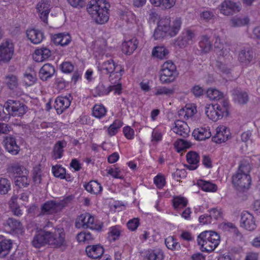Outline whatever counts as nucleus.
I'll return each instance as SVG.
<instances>
[{"label": "nucleus", "instance_id": "f257e3e1", "mask_svg": "<svg viewBox=\"0 0 260 260\" xmlns=\"http://www.w3.org/2000/svg\"><path fill=\"white\" fill-rule=\"evenodd\" d=\"M32 245L37 248L47 244L54 247H66L65 234L62 229H58L54 232L46 231L45 229L37 232L31 241Z\"/></svg>", "mask_w": 260, "mask_h": 260}, {"label": "nucleus", "instance_id": "f03ea898", "mask_svg": "<svg viewBox=\"0 0 260 260\" xmlns=\"http://www.w3.org/2000/svg\"><path fill=\"white\" fill-rule=\"evenodd\" d=\"M251 170L250 165L247 162L240 164L236 173L232 177V182L239 191H245L249 189L251 179L249 174Z\"/></svg>", "mask_w": 260, "mask_h": 260}, {"label": "nucleus", "instance_id": "7ed1b4c3", "mask_svg": "<svg viewBox=\"0 0 260 260\" xmlns=\"http://www.w3.org/2000/svg\"><path fill=\"white\" fill-rule=\"evenodd\" d=\"M108 6L105 0H91L87 5V10L97 23L103 24L109 19Z\"/></svg>", "mask_w": 260, "mask_h": 260}, {"label": "nucleus", "instance_id": "20e7f679", "mask_svg": "<svg viewBox=\"0 0 260 260\" xmlns=\"http://www.w3.org/2000/svg\"><path fill=\"white\" fill-rule=\"evenodd\" d=\"M220 238L219 234L214 231H206L199 235L197 242L203 252H212L219 245Z\"/></svg>", "mask_w": 260, "mask_h": 260}, {"label": "nucleus", "instance_id": "39448f33", "mask_svg": "<svg viewBox=\"0 0 260 260\" xmlns=\"http://www.w3.org/2000/svg\"><path fill=\"white\" fill-rule=\"evenodd\" d=\"M98 68L102 75L108 76L111 83H115L116 81H119L122 76L121 72L124 71L121 67L116 64L112 59L99 63Z\"/></svg>", "mask_w": 260, "mask_h": 260}, {"label": "nucleus", "instance_id": "423d86ee", "mask_svg": "<svg viewBox=\"0 0 260 260\" xmlns=\"http://www.w3.org/2000/svg\"><path fill=\"white\" fill-rule=\"evenodd\" d=\"M229 104L228 101L223 100L219 104L207 105L205 113L207 117L214 121H216L223 116L229 115Z\"/></svg>", "mask_w": 260, "mask_h": 260}, {"label": "nucleus", "instance_id": "0eeeda50", "mask_svg": "<svg viewBox=\"0 0 260 260\" xmlns=\"http://www.w3.org/2000/svg\"><path fill=\"white\" fill-rule=\"evenodd\" d=\"M177 75L176 66L172 61H167L161 66L159 80L162 84L170 83L175 79Z\"/></svg>", "mask_w": 260, "mask_h": 260}, {"label": "nucleus", "instance_id": "6e6552de", "mask_svg": "<svg viewBox=\"0 0 260 260\" xmlns=\"http://www.w3.org/2000/svg\"><path fill=\"white\" fill-rule=\"evenodd\" d=\"M5 106L9 114L13 116H21L27 110V106L19 101L9 100L6 102Z\"/></svg>", "mask_w": 260, "mask_h": 260}, {"label": "nucleus", "instance_id": "1a4fd4ad", "mask_svg": "<svg viewBox=\"0 0 260 260\" xmlns=\"http://www.w3.org/2000/svg\"><path fill=\"white\" fill-rule=\"evenodd\" d=\"M162 23H165L166 29H165L168 36L171 37H175L180 30L182 24V20L180 17H176L172 21L170 18H162L160 19Z\"/></svg>", "mask_w": 260, "mask_h": 260}, {"label": "nucleus", "instance_id": "9d476101", "mask_svg": "<svg viewBox=\"0 0 260 260\" xmlns=\"http://www.w3.org/2000/svg\"><path fill=\"white\" fill-rule=\"evenodd\" d=\"M14 52L12 43L6 41L0 45V64L7 63L12 59Z\"/></svg>", "mask_w": 260, "mask_h": 260}, {"label": "nucleus", "instance_id": "9b49d317", "mask_svg": "<svg viewBox=\"0 0 260 260\" xmlns=\"http://www.w3.org/2000/svg\"><path fill=\"white\" fill-rule=\"evenodd\" d=\"M195 39V34L193 31L186 29L183 30L181 35L177 38L175 45L179 48H183L192 44Z\"/></svg>", "mask_w": 260, "mask_h": 260}, {"label": "nucleus", "instance_id": "f8f14e48", "mask_svg": "<svg viewBox=\"0 0 260 260\" xmlns=\"http://www.w3.org/2000/svg\"><path fill=\"white\" fill-rule=\"evenodd\" d=\"M240 226L248 231H254L257 226L254 216L247 211H244L241 214Z\"/></svg>", "mask_w": 260, "mask_h": 260}, {"label": "nucleus", "instance_id": "ddd939ff", "mask_svg": "<svg viewBox=\"0 0 260 260\" xmlns=\"http://www.w3.org/2000/svg\"><path fill=\"white\" fill-rule=\"evenodd\" d=\"M40 210V212L38 215L39 217L52 215L60 212L57 202L52 200L48 201L43 204L41 206Z\"/></svg>", "mask_w": 260, "mask_h": 260}, {"label": "nucleus", "instance_id": "4468645a", "mask_svg": "<svg viewBox=\"0 0 260 260\" xmlns=\"http://www.w3.org/2000/svg\"><path fill=\"white\" fill-rule=\"evenodd\" d=\"M36 9L41 20L47 23L48 15L51 10L50 2L41 0L37 5Z\"/></svg>", "mask_w": 260, "mask_h": 260}, {"label": "nucleus", "instance_id": "2eb2a0df", "mask_svg": "<svg viewBox=\"0 0 260 260\" xmlns=\"http://www.w3.org/2000/svg\"><path fill=\"white\" fill-rule=\"evenodd\" d=\"M3 143L6 150L12 155H16L20 151V147L16 143V138L11 135L4 138Z\"/></svg>", "mask_w": 260, "mask_h": 260}, {"label": "nucleus", "instance_id": "dca6fc26", "mask_svg": "<svg viewBox=\"0 0 260 260\" xmlns=\"http://www.w3.org/2000/svg\"><path fill=\"white\" fill-rule=\"evenodd\" d=\"M255 58V54L250 48L241 49L238 56V60L243 66H248L253 62Z\"/></svg>", "mask_w": 260, "mask_h": 260}, {"label": "nucleus", "instance_id": "f3484780", "mask_svg": "<svg viewBox=\"0 0 260 260\" xmlns=\"http://www.w3.org/2000/svg\"><path fill=\"white\" fill-rule=\"evenodd\" d=\"M220 12L224 15H231L235 12H239L240 5L231 0H225L220 5Z\"/></svg>", "mask_w": 260, "mask_h": 260}, {"label": "nucleus", "instance_id": "a211bd4d", "mask_svg": "<svg viewBox=\"0 0 260 260\" xmlns=\"http://www.w3.org/2000/svg\"><path fill=\"white\" fill-rule=\"evenodd\" d=\"M71 100L67 96H58L54 105L57 114H61L68 109L71 105Z\"/></svg>", "mask_w": 260, "mask_h": 260}, {"label": "nucleus", "instance_id": "6ab92c4d", "mask_svg": "<svg viewBox=\"0 0 260 260\" xmlns=\"http://www.w3.org/2000/svg\"><path fill=\"white\" fill-rule=\"evenodd\" d=\"M3 225L7 230L12 232L21 231L23 229L21 222L13 217H9L6 220Z\"/></svg>", "mask_w": 260, "mask_h": 260}, {"label": "nucleus", "instance_id": "aec40b11", "mask_svg": "<svg viewBox=\"0 0 260 260\" xmlns=\"http://www.w3.org/2000/svg\"><path fill=\"white\" fill-rule=\"evenodd\" d=\"M86 252L88 257L96 259L100 258L104 253V248L101 245L88 246L86 248Z\"/></svg>", "mask_w": 260, "mask_h": 260}, {"label": "nucleus", "instance_id": "412c9836", "mask_svg": "<svg viewBox=\"0 0 260 260\" xmlns=\"http://www.w3.org/2000/svg\"><path fill=\"white\" fill-rule=\"evenodd\" d=\"M186 160L188 165H185L186 168L189 170H194L198 168L200 161L199 154L194 151H190L186 154Z\"/></svg>", "mask_w": 260, "mask_h": 260}, {"label": "nucleus", "instance_id": "4be33fe9", "mask_svg": "<svg viewBox=\"0 0 260 260\" xmlns=\"http://www.w3.org/2000/svg\"><path fill=\"white\" fill-rule=\"evenodd\" d=\"M173 130L174 132L184 138L188 136L190 131L187 123L179 120L175 122V126L173 128Z\"/></svg>", "mask_w": 260, "mask_h": 260}, {"label": "nucleus", "instance_id": "5701e85b", "mask_svg": "<svg viewBox=\"0 0 260 260\" xmlns=\"http://www.w3.org/2000/svg\"><path fill=\"white\" fill-rule=\"evenodd\" d=\"M230 132L223 126L217 128L216 134L212 138V141L216 143H221L225 142L229 138Z\"/></svg>", "mask_w": 260, "mask_h": 260}, {"label": "nucleus", "instance_id": "b1692460", "mask_svg": "<svg viewBox=\"0 0 260 260\" xmlns=\"http://www.w3.org/2000/svg\"><path fill=\"white\" fill-rule=\"evenodd\" d=\"M26 35L30 42L35 44L40 43L44 39L43 32L39 29H28L26 31Z\"/></svg>", "mask_w": 260, "mask_h": 260}, {"label": "nucleus", "instance_id": "393cba45", "mask_svg": "<svg viewBox=\"0 0 260 260\" xmlns=\"http://www.w3.org/2000/svg\"><path fill=\"white\" fill-rule=\"evenodd\" d=\"M54 67L50 63L45 64L40 69L39 77L43 81H47L55 73Z\"/></svg>", "mask_w": 260, "mask_h": 260}, {"label": "nucleus", "instance_id": "a878e982", "mask_svg": "<svg viewBox=\"0 0 260 260\" xmlns=\"http://www.w3.org/2000/svg\"><path fill=\"white\" fill-rule=\"evenodd\" d=\"M192 136L196 140L202 141L210 138L211 133L209 127H200L193 131Z\"/></svg>", "mask_w": 260, "mask_h": 260}, {"label": "nucleus", "instance_id": "bb28decb", "mask_svg": "<svg viewBox=\"0 0 260 260\" xmlns=\"http://www.w3.org/2000/svg\"><path fill=\"white\" fill-rule=\"evenodd\" d=\"M233 96L234 101L240 105L246 104L249 100L247 93L240 89H234Z\"/></svg>", "mask_w": 260, "mask_h": 260}, {"label": "nucleus", "instance_id": "cd10ccee", "mask_svg": "<svg viewBox=\"0 0 260 260\" xmlns=\"http://www.w3.org/2000/svg\"><path fill=\"white\" fill-rule=\"evenodd\" d=\"M138 44V40L135 38L124 41L122 45V50L124 53L130 55L136 49Z\"/></svg>", "mask_w": 260, "mask_h": 260}, {"label": "nucleus", "instance_id": "c85d7f7f", "mask_svg": "<svg viewBox=\"0 0 260 260\" xmlns=\"http://www.w3.org/2000/svg\"><path fill=\"white\" fill-rule=\"evenodd\" d=\"M12 248V242L10 240L0 237V258H4L9 253Z\"/></svg>", "mask_w": 260, "mask_h": 260}, {"label": "nucleus", "instance_id": "c756f323", "mask_svg": "<svg viewBox=\"0 0 260 260\" xmlns=\"http://www.w3.org/2000/svg\"><path fill=\"white\" fill-rule=\"evenodd\" d=\"M67 146V142L63 141H58L55 144L52 151V157L55 159H59L62 157L64 151L63 148Z\"/></svg>", "mask_w": 260, "mask_h": 260}, {"label": "nucleus", "instance_id": "7c9ffc66", "mask_svg": "<svg viewBox=\"0 0 260 260\" xmlns=\"http://www.w3.org/2000/svg\"><path fill=\"white\" fill-rule=\"evenodd\" d=\"M51 56V51L46 48H42L35 50L34 59L37 61H43Z\"/></svg>", "mask_w": 260, "mask_h": 260}, {"label": "nucleus", "instance_id": "2f4dec72", "mask_svg": "<svg viewBox=\"0 0 260 260\" xmlns=\"http://www.w3.org/2000/svg\"><path fill=\"white\" fill-rule=\"evenodd\" d=\"M164 253L160 249L150 250L146 252L144 260H162Z\"/></svg>", "mask_w": 260, "mask_h": 260}, {"label": "nucleus", "instance_id": "473e14b6", "mask_svg": "<svg viewBox=\"0 0 260 260\" xmlns=\"http://www.w3.org/2000/svg\"><path fill=\"white\" fill-rule=\"evenodd\" d=\"M165 23H162L160 19L158 22L157 27L155 28L153 34L154 40H161L167 35L165 30L166 29V25L165 26Z\"/></svg>", "mask_w": 260, "mask_h": 260}, {"label": "nucleus", "instance_id": "72a5a7b5", "mask_svg": "<svg viewBox=\"0 0 260 260\" xmlns=\"http://www.w3.org/2000/svg\"><path fill=\"white\" fill-rule=\"evenodd\" d=\"M8 171L16 175V177L28 174V170L23 166L18 164H13L8 168Z\"/></svg>", "mask_w": 260, "mask_h": 260}, {"label": "nucleus", "instance_id": "f704fd0d", "mask_svg": "<svg viewBox=\"0 0 260 260\" xmlns=\"http://www.w3.org/2000/svg\"><path fill=\"white\" fill-rule=\"evenodd\" d=\"M85 189L89 192L98 194L102 190L101 185L96 181H91L87 184L84 185Z\"/></svg>", "mask_w": 260, "mask_h": 260}, {"label": "nucleus", "instance_id": "c9c22d12", "mask_svg": "<svg viewBox=\"0 0 260 260\" xmlns=\"http://www.w3.org/2000/svg\"><path fill=\"white\" fill-rule=\"evenodd\" d=\"M197 185L201 188L203 190L207 192H215L217 189L216 184L203 180H198Z\"/></svg>", "mask_w": 260, "mask_h": 260}, {"label": "nucleus", "instance_id": "e433bc0d", "mask_svg": "<svg viewBox=\"0 0 260 260\" xmlns=\"http://www.w3.org/2000/svg\"><path fill=\"white\" fill-rule=\"evenodd\" d=\"M199 46L201 51L205 53H208L212 48V45L209 38L207 36H203L199 42Z\"/></svg>", "mask_w": 260, "mask_h": 260}, {"label": "nucleus", "instance_id": "4c0bfd02", "mask_svg": "<svg viewBox=\"0 0 260 260\" xmlns=\"http://www.w3.org/2000/svg\"><path fill=\"white\" fill-rule=\"evenodd\" d=\"M94 96H104L108 94L110 92V90L108 89V87H106L103 83H100L93 90Z\"/></svg>", "mask_w": 260, "mask_h": 260}, {"label": "nucleus", "instance_id": "58836bf2", "mask_svg": "<svg viewBox=\"0 0 260 260\" xmlns=\"http://www.w3.org/2000/svg\"><path fill=\"white\" fill-rule=\"evenodd\" d=\"M207 97L211 100L218 101L223 98L222 92L214 88H209L207 91Z\"/></svg>", "mask_w": 260, "mask_h": 260}, {"label": "nucleus", "instance_id": "ea45409f", "mask_svg": "<svg viewBox=\"0 0 260 260\" xmlns=\"http://www.w3.org/2000/svg\"><path fill=\"white\" fill-rule=\"evenodd\" d=\"M106 112V108L102 105H95L93 108L92 114L98 118L100 119L103 117Z\"/></svg>", "mask_w": 260, "mask_h": 260}, {"label": "nucleus", "instance_id": "a19ab883", "mask_svg": "<svg viewBox=\"0 0 260 260\" xmlns=\"http://www.w3.org/2000/svg\"><path fill=\"white\" fill-rule=\"evenodd\" d=\"M168 53V50L164 46L155 47L152 51L153 56L160 59H162L166 57Z\"/></svg>", "mask_w": 260, "mask_h": 260}, {"label": "nucleus", "instance_id": "79ce46f5", "mask_svg": "<svg viewBox=\"0 0 260 260\" xmlns=\"http://www.w3.org/2000/svg\"><path fill=\"white\" fill-rule=\"evenodd\" d=\"M165 244L168 249L172 250L178 249L180 248V244L177 242L174 237H168L165 239Z\"/></svg>", "mask_w": 260, "mask_h": 260}, {"label": "nucleus", "instance_id": "37998d69", "mask_svg": "<svg viewBox=\"0 0 260 260\" xmlns=\"http://www.w3.org/2000/svg\"><path fill=\"white\" fill-rule=\"evenodd\" d=\"M10 181L5 178L0 177V194H6L10 189Z\"/></svg>", "mask_w": 260, "mask_h": 260}, {"label": "nucleus", "instance_id": "c03bdc74", "mask_svg": "<svg viewBox=\"0 0 260 260\" xmlns=\"http://www.w3.org/2000/svg\"><path fill=\"white\" fill-rule=\"evenodd\" d=\"M6 82L8 87L11 90L15 89L18 84L17 77L13 75L7 76L6 77Z\"/></svg>", "mask_w": 260, "mask_h": 260}, {"label": "nucleus", "instance_id": "a18cd8bd", "mask_svg": "<svg viewBox=\"0 0 260 260\" xmlns=\"http://www.w3.org/2000/svg\"><path fill=\"white\" fill-rule=\"evenodd\" d=\"M174 93L173 88H169L166 86L158 87L155 89L154 95H166L170 96Z\"/></svg>", "mask_w": 260, "mask_h": 260}, {"label": "nucleus", "instance_id": "49530a36", "mask_svg": "<svg viewBox=\"0 0 260 260\" xmlns=\"http://www.w3.org/2000/svg\"><path fill=\"white\" fill-rule=\"evenodd\" d=\"M33 181L36 184H39L42 180V171L40 165L34 168L32 172Z\"/></svg>", "mask_w": 260, "mask_h": 260}, {"label": "nucleus", "instance_id": "de8ad7c7", "mask_svg": "<svg viewBox=\"0 0 260 260\" xmlns=\"http://www.w3.org/2000/svg\"><path fill=\"white\" fill-rule=\"evenodd\" d=\"M173 204L175 209L183 208L186 206L187 200L184 197H176L173 200Z\"/></svg>", "mask_w": 260, "mask_h": 260}, {"label": "nucleus", "instance_id": "09e8293b", "mask_svg": "<svg viewBox=\"0 0 260 260\" xmlns=\"http://www.w3.org/2000/svg\"><path fill=\"white\" fill-rule=\"evenodd\" d=\"M249 19L247 17H234L231 20V25L233 27H239L247 24Z\"/></svg>", "mask_w": 260, "mask_h": 260}, {"label": "nucleus", "instance_id": "8fccbe9b", "mask_svg": "<svg viewBox=\"0 0 260 260\" xmlns=\"http://www.w3.org/2000/svg\"><path fill=\"white\" fill-rule=\"evenodd\" d=\"M88 213H85L84 214H82L80 215L77 219L75 224L76 226L78 228H80L82 227L83 228H85L86 224L87 223V220L88 215Z\"/></svg>", "mask_w": 260, "mask_h": 260}, {"label": "nucleus", "instance_id": "3c124183", "mask_svg": "<svg viewBox=\"0 0 260 260\" xmlns=\"http://www.w3.org/2000/svg\"><path fill=\"white\" fill-rule=\"evenodd\" d=\"M52 173L56 177L60 179L65 178L66 170L59 166H53L52 168Z\"/></svg>", "mask_w": 260, "mask_h": 260}, {"label": "nucleus", "instance_id": "603ef678", "mask_svg": "<svg viewBox=\"0 0 260 260\" xmlns=\"http://www.w3.org/2000/svg\"><path fill=\"white\" fill-rule=\"evenodd\" d=\"M87 224L85 228H89L92 230L100 231L102 228V224H97L94 222V217L89 214L88 218H87Z\"/></svg>", "mask_w": 260, "mask_h": 260}, {"label": "nucleus", "instance_id": "864d4df0", "mask_svg": "<svg viewBox=\"0 0 260 260\" xmlns=\"http://www.w3.org/2000/svg\"><path fill=\"white\" fill-rule=\"evenodd\" d=\"M109 238H111V240L115 241L117 240L120 235V228L119 226L116 225L112 226L110 229L109 233Z\"/></svg>", "mask_w": 260, "mask_h": 260}, {"label": "nucleus", "instance_id": "5fc2aeb1", "mask_svg": "<svg viewBox=\"0 0 260 260\" xmlns=\"http://www.w3.org/2000/svg\"><path fill=\"white\" fill-rule=\"evenodd\" d=\"M74 198V196L70 195L67 197H66L60 201L57 202V204L58 205L60 212L62 210V209L63 208L69 205V204H70Z\"/></svg>", "mask_w": 260, "mask_h": 260}, {"label": "nucleus", "instance_id": "6e6d98bb", "mask_svg": "<svg viewBox=\"0 0 260 260\" xmlns=\"http://www.w3.org/2000/svg\"><path fill=\"white\" fill-rule=\"evenodd\" d=\"M175 146L176 147L178 152L188 148L190 146V143L187 141L183 139H180L175 143Z\"/></svg>", "mask_w": 260, "mask_h": 260}, {"label": "nucleus", "instance_id": "4d7b16f0", "mask_svg": "<svg viewBox=\"0 0 260 260\" xmlns=\"http://www.w3.org/2000/svg\"><path fill=\"white\" fill-rule=\"evenodd\" d=\"M60 69L62 72L69 73L73 71L74 66L70 62L64 61L60 65Z\"/></svg>", "mask_w": 260, "mask_h": 260}, {"label": "nucleus", "instance_id": "13d9d810", "mask_svg": "<svg viewBox=\"0 0 260 260\" xmlns=\"http://www.w3.org/2000/svg\"><path fill=\"white\" fill-rule=\"evenodd\" d=\"M209 214L208 215L210 217L211 220L213 221V220H216L221 216V212L217 208H212L209 211Z\"/></svg>", "mask_w": 260, "mask_h": 260}, {"label": "nucleus", "instance_id": "bf43d9fd", "mask_svg": "<svg viewBox=\"0 0 260 260\" xmlns=\"http://www.w3.org/2000/svg\"><path fill=\"white\" fill-rule=\"evenodd\" d=\"M191 92L196 97L198 98L203 95L205 90L199 85H194L191 89Z\"/></svg>", "mask_w": 260, "mask_h": 260}, {"label": "nucleus", "instance_id": "052dcab7", "mask_svg": "<svg viewBox=\"0 0 260 260\" xmlns=\"http://www.w3.org/2000/svg\"><path fill=\"white\" fill-rule=\"evenodd\" d=\"M28 174H25L23 176L17 177L16 182L18 185H21L23 186H26L29 183V179L27 177Z\"/></svg>", "mask_w": 260, "mask_h": 260}, {"label": "nucleus", "instance_id": "680f3d73", "mask_svg": "<svg viewBox=\"0 0 260 260\" xmlns=\"http://www.w3.org/2000/svg\"><path fill=\"white\" fill-rule=\"evenodd\" d=\"M196 110L192 108H186L185 109H183L180 111V115H183L184 118L192 117L196 113Z\"/></svg>", "mask_w": 260, "mask_h": 260}, {"label": "nucleus", "instance_id": "e2e57ef3", "mask_svg": "<svg viewBox=\"0 0 260 260\" xmlns=\"http://www.w3.org/2000/svg\"><path fill=\"white\" fill-rule=\"evenodd\" d=\"M139 225V220L138 218H133L128 221L127 223V228L133 231L136 230Z\"/></svg>", "mask_w": 260, "mask_h": 260}, {"label": "nucleus", "instance_id": "0e129e2a", "mask_svg": "<svg viewBox=\"0 0 260 260\" xmlns=\"http://www.w3.org/2000/svg\"><path fill=\"white\" fill-rule=\"evenodd\" d=\"M117 81L112 85L108 86V89L111 91H114L115 94H120L121 93V85L120 83H117Z\"/></svg>", "mask_w": 260, "mask_h": 260}, {"label": "nucleus", "instance_id": "69168bd1", "mask_svg": "<svg viewBox=\"0 0 260 260\" xmlns=\"http://www.w3.org/2000/svg\"><path fill=\"white\" fill-rule=\"evenodd\" d=\"M154 182L158 188H162L165 185V179L162 176H156L154 178Z\"/></svg>", "mask_w": 260, "mask_h": 260}, {"label": "nucleus", "instance_id": "338daca9", "mask_svg": "<svg viewBox=\"0 0 260 260\" xmlns=\"http://www.w3.org/2000/svg\"><path fill=\"white\" fill-rule=\"evenodd\" d=\"M12 129L11 125L8 124L0 122V135L1 134H8Z\"/></svg>", "mask_w": 260, "mask_h": 260}, {"label": "nucleus", "instance_id": "774afa93", "mask_svg": "<svg viewBox=\"0 0 260 260\" xmlns=\"http://www.w3.org/2000/svg\"><path fill=\"white\" fill-rule=\"evenodd\" d=\"M200 16L201 19L204 20L206 21H208L210 20L214 19L215 17L214 13L212 12L209 11H203L201 14Z\"/></svg>", "mask_w": 260, "mask_h": 260}]
</instances>
